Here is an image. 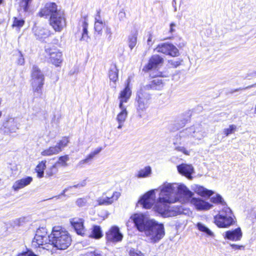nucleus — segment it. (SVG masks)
<instances>
[{"label": "nucleus", "mask_w": 256, "mask_h": 256, "mask_svg": "<svg viewBox=\"0 0 256 256\" xmlns=\"http://www.w3.org/2000/svg\"><path fill=\"white\" fill-rule=\"evenodd\" d=\"M106 237L108 241L117 242H120L123 235L120 232L119 228L116 226H112L106 234Z\"/></svg>", "instance_id": "4468645a"}, {"label": "nucleus", "mask_w": 256, "mask_h": 256, "mask_svg": "<svg viewBox=\"0 0 256 256\" xmlns=\"http://www.w3.org/2000/svg\"><path fill=\"white\" fill-rule=\"evenodd\" d=\"M88 256H104L102 254L97 250L90 252Z\"/></svg>", "instance_id": "4d7b16f0"}, {"label": "nucleus", "mask_w": 256, "mask_h": 256, "mask_svg": "<svg viewBox=\"0 0 256 256\" xmlns=\"http://www.w3.org/2000/svg\"><path fill=\"white\" fill-rule=\"evenodd\" d=\"M46 161H42L36 166V170L37 172L38 177L42 178L44 176V171L46 168Z\"/></svg>", "instance_id": "f704fd0d"}, {"label": "nucleus", "mask_w": 256, "mask_h": 256, "mask_svg": "<svg viewBox=\"0 0 256 256\" xmlns=\"http://www.w3.org/2000/svg\"><path fill=\"white\" fill-rule=\"evenodd\" d=\"M40 16L50 18V24L57 32H60L66 26L64 14L54 2H48L39 12Z\"/></svg>", "instance_id": "7ed1b4c3"}, {"label": "nucleus", "mask_w": 256, "mask_h": 256, "mask_svg": "<svg viewBox=\"0 0 256 256\" xmlns=\"http://www.w3.org/2000/svg\"><path fill=\"white\" fill-rule=\"evenodd\" d=\"M91 236L95 238H100L102 236L100 226H94L92 228Z\"/></svg>", "instance_id": "e433bc0d"}, {"label": "nucleus", "mask_w": 256, "mask_h": 256, "mask_svg": "<svg viewBox=\"0 0 256 256\" xmlns=\"http://www.w3.org/2000/svg\"><path fill=\"white\" fill-rule=\"evenodd\" d=\"M136 228L140 232H144L148 228V224L154 220H149L144 214H136L131 217Z\"/></svg>", "instance_id": "1a4fd4ad"}, {"label": "nucleus", "mask_w": 256, "mask_h": 256, "mask_svg": "<svg viewBox=\"0 0 256 256\" xmlns=\"http://www.w3.org/2000/svg\"><path fill=\"white\" fill-rule=\"evenodd\" d=\"M17 256H36V255L32 251L28 250L18 254Z\"/></svg>", "instance_id": "603ef678"}, {"label": "nucleus", "mask_w": 256, "mask_h": 256, "mask_svg": "<svg viewBox=\"0 0 256 256\" xmlns=\"http://www.w3.org/2000/svg\"><path fill=\"white\" fill-rule=\"evenodd\" d=\"M254 114H256V107H255V109H254Z\"/></svg>", "instance_id": "0e129e2a"}, {"label": "nucleus", "mask_w": 256, "mask_h": 256, "mask_svg": "<svg viewBox=\"0 0 256 256\" xmlns=\"http://www.w3.org/2000/svg\"><path fill=\"white\" fill-rule=\"evenodd\" d=\"M35 236H42L44 237H48L47 236V231L45 228H40L38 229L36 232V234Z\"/></svg>", "instance_id": "a18cd8bd"}, {"label": "nucleus", "mask_w": 256, "mask_h": 256, "mask_svg": "<svg viewBox=\"0 0 256 256\" xmlns=\"http://www.w3.org/2000/svg\"><path fill=\"white\" fill-rule=\"evenodd\" d=\"M100 14V10H98L97 11V14L96 15L95 18H94L95 22L102 21V18H101Z\"/></svg>", "instance_id": "052dcab7"}, {"label": "nucleus", "mask_w": 256, "mask_h": 256, "mask_svg": "<svg viewBox=\"0 0 256 256\" xmlns=\"http://www.w3.org/2000/svg\"><path fill=\"white\" fill-rule=\"evenodd\" d=\"M196 227L200 231L204 232L208 236L211 237H214V232L203 224L198 222L196 224Z\"/></svg>", "instance_id": "c756f323"}, {"label": "nucleus", "mask_w": 256, "mask_h": 256, "mask_svg": "<svg viewBox=\"0 0 256 256\" xmlns=\"http://www.w3.org/2000/svg\"><path fill=\"white\" fill-rule=\"evenodd\" d=\"M152 174V168L148 166L138 170L135 176L138 178H146L150 176Z\"/></svg>", "instance_id": "393cba45"}, {"label": "nucleus", "mask_w": 256, "mask_h": 256, "mask_svg": "<svg viewBox=\"0 0 256 256\" xmlns=\"http://www.w3.org/2000/svg\"><path fill=\"white\" fill-rule=\"evenodd\" d=\"M156 190L160 192L154 208L165 217L174 216L183 213L182 206L170 208V204L178 201L186 202L194 194L184 184L177 183L166 182Z\"/></svg>", "instance_id": "f257e3e1"}, {"label": "nucleus", "mask_w": 256, "mask_h": 256, "mask_svg": "<svg viewBox=\"0 0 256 256\" xmlns=\"http://www.w3.org/2000/svg\"><path fill=\"white\" fill-rule=\"evenodd\" d=\"M32 0H20V6L24 12H28Z\"/></svg>", "instance_id": "37998d69"}, {"label": "nucleus", "mask_w": 256, "mask_h": 256, "mask_svg": "<svg viewBox=\"0 0 256 256\" xmlns=\"http://www.w3.org/2000/svg\"><path fill=\"white\" fill-rule=\"evenodd\" d=\"M90 198L86 196L78 198L76 201V206L78 207H84L89 206Z\"/></svg>", "instance_id": "4c0bfd02"}, {"label": "nucleus", "mask_w": 256, "mask_h": 256, "mask_svg": "<svg viewBox=\"0 0 256 256\" xmlns=\"http://www.w3.org/2000/svg\"><path fill=\"white\" fill-rule=\"evenodd\" d=\"M138 32L136 30H132L128 36V47L131 50L136 46L137 43V38Z\"/></svg>", "instance_id": "a878e982"}, {"label": "nucleus", "mask_w": 256, "mask_h": 256, "mask_svg": "<svg viewBox=\"0 0 256 256\" xmlns=\"http://www.w3.org/2000/svg\"><path fill=\"white\" fill-rule=\"evenodd\" d=\"M82 34H88V22H86V20H84L82 22Z\"/></svg>", "instance_id": "864d4df0"}, {"label": "nucleus", "mask_w": 256, "mask_h": 256, "mask_svg": "<svg viewBox=\"0 0 256 256\" xmlns=\"http://www.w3.org/2000/svg\"><path fill=\"white\" fill-rule=\"evenodd\" d=\"M176 25L174 23H171L170 24V32L172 33L174 32H175L174 28L176 27Z\"/></svg>", "instance_id": "680f3d73"}, {"label": "nucleus", "mask_w": 256, "mask_h": 256, "mask_svg": "<svg viewBox=\"0 0 256 256\" xmlns=\"http://www.w3.org/2000/svg\"><path fill=\"white\" fill-rule=\"evenodd\" d=\"M126 13L123 10H120L118 14V18L120 21H122L124 20V18H126Z\"/></svg>", "instance_id": "6e6d98bb"}, {"label": "nucleus", "mask_w": 256, "mask_h": 256, "mask_svg": "<svg viewBox=\"0 0 256 256\" xmlns=\"http://www.w3.org/2000/svg\"><path fill=\"white\" fill-rule=\"evenodd\" d=\"M4 0H0V5L2 4Z\"/></svg>", "instance_id": "e2e57ef3"}, {"label": "nucleus", "mask_w": 256, "mask_h": 256, "mask_svg": "<svg viewBox=\"0 0 256 256\" xmlns=\"http://www.w3.org/2000/svg\"><path fill=\"white\" fill-rule=\"evenodd\" d=\"M206 136V132L200 125L192 126L180 131L176 136L174 150L180 152L185 155L189 156L190 150L186 147H190L195 142L194 140H201Z\"/></svg>", "instance_id": "f03ea898"}, {"label": "nucleus", "mask_w": 256, "mask_h": 256, "mask_svg": "<svg viewBox=\"0 0 256 256\" xmlns=\"http://www.w3.org/2000/svg\"><path fill=\"white\" fill-rule=\"evenodd\" d=\"M24 20L23 19L14 17L12 26L14 28H20L24 26Z\"/></svg>", "instance_id": "a19ab883"}, {"label": "nucleus", "mask_w": 256, "mask_h": 256, "mask_svg": "<svg viewBox=\"0 0 256 256\" xmlns=\"http://www.w3.org/2000/svg\"><path fill=\"white\" fill-rule=\"evenodd\" d=\"M130 83V80L128 78L124 88L120 92L118 96L119 100L118 107L120 111L116 116V120L118 124L117 128L119 130L122 129L124 126V124L128 118V112L124 104L128 102L132 95V91L129 87Z\"/></svg>", "instance_id": "39448f33"}, {"label": "nucleus", "mask_w": 256, "mask_h": 256, "mask_svg": "<svg viewBox=\"0 0 256 256\" xmlns=\"http://www.w3.org/2000/svg\"><path fill=\"white\" fill-rule=\"evenodd\" d=\"M4 126L8 127L10 132H15L18 128V124L13 118L10 119L7 123L4 124Z\"/></svg>", "instance_id": "72a5a7b5"}, {"label": "nucleus", "mask_w": 256, "mask_h": 256, "mask_svg": "<svg viewBox=\"0 0 256 256\" xmlns=\"http://www.w3.org/2000/svg\"><path fill=\"white\" fill-rule=\"evenodd\" d=\"M68 142L69 140L68 138L64 137L56 146L57 148H59L60 152L62 151V149L68 145Z\"/></svg>", "instance_id": "ea45409f"}, {"label": "nucleus", "mask_w": 256, "mask_h": 256, "mask_svg": "<svg viewBox=\"0 0 256 256\" xmlns=\"http://www.w3.org/2000/svg\"><path fill=\"white\" fill-rule=\"evenodd\" d=\"M56 166L54 164L50 168L46 170V175H48L49 176H52L56 172Z\"/></svg>", "instance_id": "8fccbe9b"}, {"label": "nucleus", "mask_w": 256, "mask_h": 256, "mask_svg": "<svg viewBox=\"0 0 256 256\" xmlns=\"http://www.w3.org/2000/svg\"><path fill=\"white\" fill-rule=\"evenodd\" d=\"M151 99L150 94L141 88L138 93L137 104L136 105L138 116L142 118L144 112L148 107Z\"/></svg>", "instance_id": "6e6552de"}, {"label": "nucleus", "mask_w": 256, "mask_h": 256, "mask_svg": "<svg viewBox=\"0 0 256 256\" xmlns=\"http://www.w3.org/2000/svg\"><path fill=\"white\" fill-rule=\"evenodd\" d=\"M154 43V36L152 33H149L148 35V39L146 40L147 46L148 48H151Z\"/></svg>", "instance_id": "de8ad7c7"}, {"label": "nucleus", "mask_w": 256, "mask_h": 256, "mask_svg": "<svg viewBox=\"0 0 256 256\" xmlns=\"http://www.w3.org/2000/svg\"><path fill=\"white\" fill-rule=\"evenodd\" d=\"M102 150V148H98L91 152L86 158L80 160L78 164V166L80 168H82L84 164H88L90 162H91L94 157L98 154L100 151Z\"/></svg>", "instance_id": "4be33fe9"}, {"label": "nucleus", "mask_w": 256, "mask_h": 256, "mask_svg": "<svg viewBox=\"0 0 256 256\" xmlns=\"http://www.w3.org/2000/svg\"><path fill=\"white\" fill-rule=\"evenodd\" d=\"M196 192L202 196H210L214 194L213 191L208 190L202 186H197L196 189Z\"/></svg>", "instance_id": "2f4dec72"}, {"label": "nucleus", "mask_w": 256, "mask_h": 256, "mask_svg": "<svg viewBox=\"0 0 256 256\" xmlns=\"http://www.w3.org/2000/svg\"><path fill=\"white\" fill-rule=\"evenodd\" d=\"M118 70L116 66H112L108 72V76L110 80L115 82L118 78Z\"/></svg>", "instance_id": "473e14b6"}, {"label": "nucleus", "mask_w": 256, "mask_h": 256, "mask_svg": "<svg viewBox=\"0 0 256 256\" xmlns=\"http://www.w3.org/2000/svg\"><path fill=\"white\" fill-rule=\"evenodd\" d=\"M236 130V126L234 124H230L228 128H224L223 130V132L226 136H228L230 134H234Z\"/></svg>", "instance_id": "79ce46f5"}, {"label": "nucleus", "mask_w": 256, "mask_h": 256, "mask_svg": "<svg viewBox=\"0 0 256 256\" xmlns=\"http://www.w3.org/2000/svg\"><path fill=\"white\" fill-rule=\"evenodd\" d=\"M50 244L48 237H42V236H35L32 241V246L34 248L40 247Z\"/></svg>", "instance_id": "b1692460"}, {"label": "nucleus", "mask_w": 256, "mask_h": 256, "mask_svg": "<svg viewBox=\"0 0 256 256\" xmlns=\"http://www.w3.org/2000/svg\"><path fill=\"white\" fill-rule=\"evenodd\" d=\"M163 58L158 54L153 55L150 59L148 64L146 65L143 70L148 71L156 68L158 66L162 64Z\"/></svg>", "instance_id": "a211bd4d"}, {"label": "nucleus", "mask_w": 256, "mask_h": 256, "mask_svg": "<svg viewBox=\"0 0 256 256\" xmlns=\"http://www.w3.org/2000/svg\"><path fill=\"white\" fill-rule=\"evenodd\" d=\"M120 196L118 192H114L111 194L109 191L106 192L97 199V202L99 206H108L112 204L117 200Z\"/></svg>", "instance_id": "9d476101"}, {"label": "nucleus", "mask_w": 256, "mask_h": 256, "mask_svg": "<svg viewBox=\"0 0 256 256\" xmlns=\"http://www.w3.org/2000/svg\"><path fill=\"white\" fill-rule=\"evenodd\" d=\"M144 232L146 241L152 244L158 242L165 234L163 224L154 220L148 224V228Z\"/></svg>", "instance_id": "423d86ee"}, {"label": "nucleus", "mask_w": 256, "mask_h": 256, "mask_svg": "<svg viewBox=\"0 0 256 256\" xmlns=\"http://www.w3.org/2000/svg\"><path fill=\"white\" fill-rule=\"evenodd\" d=\"M45 51L49 62L56 66H60L62 61V52L54 48H46Z\"/></svg>", "instance_id": "9b49d317"}, {"label": "nucleus", "mask_w": 256, "mask_h": 256, "mask_svg": "<svg viewBox=\"0 0 256 256\" xmlns=\"http://www.w3.org/2000/svg\"><path fill=\"white\" fill-rule=\"evenodd\" d=\"M230 246L234 250H244V246L242 245L240 246L236 244H230Z\"/></svg>", "instance_id": "5fc2aeb1"}, {"label": "nucleus", "mask_w": 256, "mask_h": 256, "mask_svg": "<svg viewBox=\"0 0 256 256\" xmlns=\"http://www.w3.org/2000/svg\"><path fill=\"white\" fill-rule=\"evenodd\" d=\"M178 172L186 176L188 178H192V174L194 172V168L190 164H182L177 166Z\"/></svg>", "instance_id": "aec40b11"}, {"label": "nucleus", "mask_w": 256, "mask_h": 256, "mask_svg": "<svg viewBox=\"0 0 256 256\" xmlns=\"http://www.w3.org/2000/svg\"><path fill=\"white\" fill-rule=\"evenodd\" d=\"M215 224L220 228H228L236 222V217L231 209L228 206H224L214 216Z\"/></svg>", "instance_id": "0eeeda50"}, {"label": "nucleus", "mask_w": 256, "mask_h": 256, "mask_svg": "<svg viewBox=\"0 0 256 256\" xmlns=\"http://www.w3.org/2000/svg\"><path fill=\"white\" fill-rule=\"evenodd\" d=\"M210 201L213 204L220 205L223 208L228 206L222 197L219 194H216L215 196H212L210 198Z\"/></svg>", "instance_id": "cd10ccee"}, {"label": "nucleus", "mask_w": 256, "mask_h": 256, "mask_svg": "<svg viewBox=\"0 0 256 256\" xmlns=\"http://www.w3.org/2000/svg\"><path fill=\"white\" fill-rule=\"evenodd\" d=\"M60 149L56 146H50L41 152L42 156H48L60 153Z\"/></svg>", "instance_id": "bb28decb"}, {"label": "nucleus", "mask_w": 256, "mask_h": 256, "mask_svg": "<svg viewBox=\"0 0 256 256\" xmlns=\"http://www.w3.org/2000/svg\"><path fill=\"white\" fill-rule=\"evenodd\" d=\"M106 34L107 36H108V39L110 40L112 36V32L111 28L110 27H106Z\"/></svg>", "instance_id": "bf43d9fd"}, {"label": "nucleus", "mask_w": 256, "mask_h": 256, "mask_svg": "<svg viewBox=\"0 0 256 256\" xmlns=\"http://www.w3.org/2000/svg\"><path fill=\"white\" fill-rule=\"evenodd\" d=\"M254 74L256 75V72H254Z\"/></svg>", "instance_id": "774afa93"}, {"label": "nucleus", "mask_w": 256, "mask_h": 256, "mask_svg": "<svg viewBox=\"0 0 256 256\" xmlns=\"http://www.w3.org/2000/svg\"><path fill=\"white\" fill-rule=\"evenodd\" d=\"M70 160L68 155L61 156L58 158V162L54 164L56 166L58 164L62 166H67V162Z\"/></svg>", "instance_id": "58836bf2"}, {"label": "nucleus", "mask_w": 256, "mask_h": 256, "mask_svg": "<svg viewBox=\"0 0 256 256\" xmlns=\"http://www.w3.org/2000/svg\"><path fill=\"white\" fill-rule=\"evenodd\" d=\"M104 25V22L103 21L95 22H94V29L95 30L98 34L101 33Z\"/></svg>", "instance_id": "c03bdc74"}, {"label": "nucleus", "mask_w": 256, "mask_h": 256, "mask_svg": "<svg viewBox=\"0 0 256 256\" xmlns=\"http://www.w3.org/2000/svg\"><path fill=\"white\" fill-rule=\"evenodd\" d=\"M31 76L32 80L40 79V80H42V78H44L42 72L36 66H34L32 67Z\"/></svg>", "instance_id": "c85d7f7f"}, {"label": "nucleus", "mask_w": 256, "mask_h": 256, "mask_svg": "<svg viewBox=\"0 0 256 256\" xmlns=\"http://www.w3.org/2000/svg\"><path fill=\"white\" fill-rule=\"evenodd\" d=\"M190 202L200 210H208L213 207L212 204L199 198H192Z\"/></svg>", "instance_id": "f3484780"}, {"label": "nucleus", "mask_w": 256, "mask_h": 256, "mask_svg": "<svg viewBox=\"0 0 256 256\" xmlns=\"http://www.w3.org/2000/svg\"><path fill=\"white\" fill-rule=\"evenodd\" d=\"M44 78L40 79H36L31 80V85L32 90L34 92L37 93L38 94H41L42 93V88L44 84Z\"/></svg>", "instance_id": "5701e85b"}, {"label": "nucleus", "mask_w": 256, "mask_h": 256, "mask_svg": "<svg viewBox=\"0 0 256 256\" xmlns=\"http://www.w3.org/2000/svg\"><path fill=\"white\" fill-rule=\"evenodd\" d=\"M164 86L162 80L158 78L154 80L149 84L144 86L142 88L146 90H161Z\"/></svg>", "instance_id": "412c9836"}, {"label": "nucleus", "mask_w": 256, "mask_h": 256, "mask_svg": "<svg viewBox=\"0 0 256 256\" xmlns=\"http://www.w3.org/2000/svg\"><path fill=\"white\" fill-rule=\"evenodd\" d=\"M224 239L237 242L241 240L242 236V232L240 228L234 230H227L222 234Z\"/></svg>", "instance_id": "2eb2a0df"}, {"label": "nucleus", "mask_w": 256, "mask_h": 256, "mask_svg": "<svg viewBox=\"0 0 256 256\" xmlns=\"http://www.w3.org/2000/svg\"><path fill=\"white\" fill-rule=\"evenodd\" d=\"M156 50L158 52H162L174 57L178 56L180 54L178 49L174 46L169 43H163L158 44Z\"/></svg>", "instance_id": "ddd939ff"}, {"label": "nucleus", "mask_w": 256, "mask_h": 256, "mask_svg": "<svg viewBox=\"0 0 256 256\" xmlns=\"http://www.w3.org/2000/svg\"><path fill=\"white\" fill-rule=\"evenodd\" d=\"M182 62V60L180 59L170 60H168L169 64L174 68H176L179 66L181 64Z\"/></svg>", "instance_id": "49530a36"}, {"label": "nucleus", "mask_w": 256, "mask_h": 256, "mask_svg": "<svg viewBox=\"0 0 256 256\" xmlns=\"http://www.w3.org/2000/svg\"><path fill=\"white\" fill-rule=\"evenodd\" d=\"M48 242L58 250H66L71 244L72 238L68 232L60 226H54L48 235Z\"/></svg>", "instance_id": "20e7f679"}, {"label": "nucleus", "mask_w": 256, "mask_h": 256, "mask_svg": "<svg viewBox=\"0 0 256 256\" xmlns=\"http://www.w3.org/2000/svg\"><path fill=\"white\" fill-rule=\"evenodd\" d=\"M240 90H242L241 88H240ZM238 90H239V89H236L234 90V92H236V91H238Z\"/></svg>", "instance_id": "69168bd1"}, {"label": "nucleus", "mask_w": 256, "mask_h": 256, "mask_svg": "<svg viewBox=\"0 0 256 256\" xmlns=\"http://www.w3.org/2000/svg\"><path fill=\"white\" fill-rule=\"evenodd\" d=\"M90 40V38L88 36V34H82V37L80 38L81 41H86V42H88Z\"/></svg>", "instance_id": "13d9d810"}, {"label": "nucleus", "mask_w": 256, "mask_h": 256, "mask_svg": "<svg viewBox=\"0 0 256 256\" xmlns=\"http://www.w3.org/2000/svg\"><path fill=\"white\" fill-rule=\"evenodd\" d=\"M156 190H150L145 194L139 200L138 204L144 208L149 209L151 208L154 203L156 202L155 200Z\"/></svg>", "instance_id": "f8f14e48"}, {"label": "nucleus", "mask_w": 256, "mask_h": 256, "mask_svg": "<svg viewBox=\"0 0 256 256\" xmlns=\"http://www.w3.org/2000/svg\"><path fill=\"white\" fill-rule=\"evenodd\" d=\"M86 180H83L80 183L78 184H77L71 186H70V188H65L64 190H63L62 192L58 196H54L52 198H55L56 199L58 200V199L60 198V196H64L65 192H67L68 189H72L73 188H81L85 186H86Z\"/></svg>", "instance_id": "7c9ffc66"}, {"label": "nucleus", "mask_w": 256, "mask_h": 256, "mask_svg": "<svg viewBox=\"0 0 256 256\" xmlns=\"http://www.w3.org/2000/svg\"><path fill=\"white\" fill-rule=\"evenodd\" d=\"M18 60L16 62L18 64L20 65V66L24 64V56L21 53V52H18Z\"/></svg>", "instance_id": "09e8293b"}, {"label": "nucleus", "mask_w": 256, "mask_h": 256, "mask_svg": "<svg viewBox=\"0 0 256 256\" xmlns=\"http://www.w3.org/2000/svg\"><path fill=\"white\" fill-rule=\"evenodd\" d=\"M130 256H142V254L139 250L131 249L129 252Z\"/></svg>", "instance_id": "3c124183"}, {"label": "nucleus", "mask_w": 256, "mask_h": 256, "mask_svg": "<svg viewBox=\"0 0 256 256\" xmlns=\"http://www.w3.org/2000/svg\"><path fill=\"white\" fill-rule=\"evenodd\" d=\"M32 178L31 176H26L18 180L14 183L12 188L14 191H18L29 185L32 182Z\"/></svg>", "instance_id": "6ab92c4d"}, {"label": "nucleus", "mask_w": 256, "mask_h": 256, "mask_svg": "<svg viewBox=\"0 0 256 256\" xmlns=\"http://www.w3.org/2000/svg\"><path fill=\"white\" fill-rule=\"evenodd\" d=\"M84 222V220L79 218H74L70 220V222L78 234L84 236L85 234Z\"/></svg>", "instance_id": "dca6fc26"}, {"label": "nucleus", "mask_w": 256, "mask_h": 256, "mask_svg": "<svg viewBox=\"0 0 256 256\" xmlns=\"http://www.w3.org/2000/svg\"><path fill=\"white\" fill-rule=\"evenodd\" d=\"M174 11H176V8H174Z\"/></svg>", "instance_id": "338daca9"}, {"label": "nucleus", "mask_w": 256, "mask_h": 256, "mask_svg": "<svg viewBox=\"0 0 256 256\" xmlns=\"http://www.w3.org/2000/svg\"><path fill=\"white\" fill-rule=\"evenodd\" d=\"M35 34L38 38L42 39L48 37L50 32L46 29L41 28L36 31Z\"/></svg>", "instance_id": "c9c22d12"}]
</instances>
